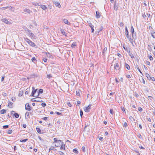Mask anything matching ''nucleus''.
<instances>
[{
  "mask_svg": "<svg viewBox=\"0 0 155 155\" xmlns=\"http://www.w3.org/2000/svg\"><path fill=\"white\" fill-rule=\"evenodd\" d=\"M67 105H68L70 107H71V104L70 103V102H67Z\"/></svg>",
  "mask_w": 155,
  "mask_h": 155,
  "instance_id": "obj_48",
  "label": "nucleus"
},
{
  "mask_svg": "<svg viewBox=\"0 0 155 155\" xmlns=\"http://www.w3.org/2000/svg\"><path fill=\"white\" fill-rule=\"evenodd\" d=\"M31 60L33 62H34L35 61H36V60L35 57H33L31 59Z\"/></svg>",
  "mask_w": 155,
  "mask_h": 155,
  "instance_id": "obj_34",
  "label": "nucleus"
},
{
  "mask_svg": "<svg viewBox=\"0 0 155 155\" xmlns=\"http://www.w3.org/2000/svg\"><path fill=\"white\" fill-rule=\"evenodd\" d=\"M145 75L147 77V78L149 80H150V75L147 73H146L145 74Z\"/></svg>",
  "mask_w": 155,
  "mask_h": 155,
  "instance_id": "obj_22",
  "label": "nucleus"
},
{
  "mask_svg": "<svg viewBox=\"0 0 155 155\" xmlns=\"http://www.w3.org/2000/svg\"><path fill=\"white\" fill-rule=\"evenodd\" d=\"M136 67L137 69V70L140 72V73L142 74H142V72H141V71H140V70L138 66V65H137V66H136Z\"/></svg>",
  "mask_w": 155,
  "mask_h": 155,
  "instance_id": "obj_36",
  "label": "nucleus"
},
{
  "mask_svg": "<svg viewBox=\"0 0 155 155\" xmlns=\"http://www.w3.org/2000/svg\"><path fill=\"white\" fill-rule=\"evenodd\" d=\"M55 113H56L58 115H62V114H61V113H59V112H55Z\"/></svg>",
  "mask_w": 155,
  "mask_h": 155,
  "instance_id": "obj_43",
  "label": "nucleus"
},
{
  "mask_svg": "<svg viewBox=\"0 0 155 155\" xmlns=\"http://www.w3.org/2000/svg\"><path fill=\"white\" fill-rule=\"evenodd\" d=\"M28 44H29L31 46L33 47H35L36 46L35 44L31 41L29 42Z\"/></svg>",
  "mask_w": 155,
  "mask_h": 155,
  "instance_id": "obj_17",
  "label": "nucleus"
},
{
  "mask_svg": "<svg viewBox=\"0 0 155 155\" xmlns=\"http://www.w3.org/2000/svg\"><path fill=\"white\" fill-rule=\"evenodd\" d=\"M43 60L45 62H46L47 61V58H44Z\"/></svg>",
  "mask_w": 155,
  "mask_h": 155,
  "instance_id": "obj_56",
  "label": "nucleus"
},
{
  "mask_svg": "<svg viewBox=\"0 0 155 155\" xmlns=\"http://www.w3.org/2000/svg\"><path fill=\"white\" fill-rule=\"evenodd\" d=\"M94 25L92 26H91V27H90L91 29V32L92 33H93L94 31Z\"/></svg>",
  "mask_w": 155,
  "mask_h": 155,
  "instance_id": "obj_35",
  "label": "nucleus"
},
{
  "mask_svg": "<svg viewBox=\"0 0 155 155\" xmlns=\"http://www.w3.org/2000/svg\"><path fill=\"white\" fill-rule=\"evenodd\" d=\"M114 9L116 11H117L118 8V3L117 2L115 1L114 6Z\"/></svg>",
  "mask_w": 155,
  "mask_h": 155,
  "instance_id": "obj_5",
  "label": "nucleus"
},
{
  "mask_svg": "<svg viewBox=\"0 0 155 155\" xmlns=\"http://www.w3.org/2000/svg\"><path fill=\"white\" fill-rule=\"evenodd\" d=\"M114 69H115L118 70L120 69V67L118 63H116L114 65Z\"/></svg>",
  "mask_w": 155,
  "mask_h": 155,
  "instance_id": "obj_8",
  "label": "nucleus"
},
{
  "mask_svg": "<svg viewBox=\"0 0 155 155\" xmlns=\"http://www.w3.org/2000/svg\"><path fill=\"white\" fill-rule=\"evenodd\" d=\"M12 133V130H9L8 131V133L9 134H10Z\"/></svg>",
  "mask_w": 155,
  "mask_h": 155,
  "instance_id": "obj_50",
  "label": "nucleus"
},
{
  "mask_svg": "<svg viewBox=\"0 0 155 155\" xmlns=\"http://www.w3.org/2000/svg\"><path fill=\"white\" fill-rule=\"evenodd\" d=\"M149 58L150 60V61H152L153 60V58L152 57V56L151 55H150L149 56Z\"/></svg>",
  "mask_w": 155,
  "mask_h": 155,
  "instance_id": "obj_49",
  "label": "nucleus"
},
{
  "mask_svg": "<svg viewBox=\"0 0 155 155\" xmlns=\"http://www.w3.org/2000/svg\"><path fill=\"white\" fill-rule=\"evenodd\" d=\"M128 38L129 39V40L130 41V43H131L133 44V42H134V40H133L134 39L131 38L130 37H129V38Z\"/></svg>",
  "mask_w": 155,
  "mask_h": 155,
  "instance_id": "obj_28",
  "label": "nucleus"
},
{
  "mask_svg": "<svg viewBox=\"0 0 155 155\" xmlns=\"http://www.w3.org/2000/svg\"><path fill=\"white\" fill-rule=\"evenodd\" d=\"M91 104H89L87 107H86L84 110L85 112H88L91 109Z\"/></svg>",
  "mask_w": 155,
  "mask_h": 155,
  "instance_id": "obj_6",
  "label": "nucleus"
},
{
  "mask_svg": "<svg viewBox=\"0 0 155 155\" xmlns=\"http://www.w3.org/2000/svg\"><path fill=\"white\" fill-rule=\"evenodd\" d=\"M150 80H151L153 81H155V78L153 77H150Z\"/></svg>",
  "mask_w": 155,
  "mask_h": 155,
  "instance_id": "obj_55",
  "label": "nucleus"
},
{
  "mask_svg": "<svg viewBox=\"0 0 155 155\" xmlns=\"http://www.w3.org/2000/svg\"><path fill=\"white\" fill-rule=\"evenodd\" d=\"M48 119V117H45L42 118V119L43 120H47Z\"/></svg>",
  "mask_w": 155,
  "mask_h": 155,
  "instance_id": "obj_61",
  "label": "nucleus"
},
{
  "mask_svg": "<svg viewBox=\"0 0 155 155\" xmlns=\"http://www.w3.org/2000/svg\"><path fill=\"white\" fill-rule=\"evenodd\" d=\"M63 143L62 141V143L61 142H59L58 143H56L54 145V147H60L61 146V145Z\"/></svg>",
  "mask_w": 155,
  "mask_h": 155,
  "instance_id": "obj_13",
  "label": "nucleus"
},
{
  "mask_svg": "<svg viewBox=\"0 0 155 155\" xmlns=\"http://www.w3.org/2000/svg\"><path fill=\"white\" fill-rule=\"evenodd\" d=\"M32 88L33 90H32V92L31 94V96L35 97V96L34 95L35 94V93H36L37 89H35V87H32Z\"/></svg>",
  "mask_w": 155,
  "mask_h": 155,
  "instance_id": "obj_3",
  "label": "nucleus"
},
{
  "mask_svg": "<svg viewBox=\"0 0 155 155\" xmlns=\"http://www.w3.org/2000/svg\"><path fill=\"white\" fill-rule=\"evenodd\" d=\"M125 35L126 36L127 38H129V32L128 31L127 28V26L125 27Z\"/></svg>",
  "mask_w": 155,
  "mask_h": 155,
  "instance_id": "obj_7",
  "label": "nucleus"
},
{
  "mask_svg": "<svg viewBox=\"0 0 155 155\" xmlns=\"http://www.w3.org/2000/svg\"><path fill=\"white\" fill-rule=\"evenodd\" d=\"M28 140V139H24L21 140L20 142H26Z\"/></svg>",
  "mask_w": 155,
  "mask_h": 155,
  "instance_id": "obj_33",
  "label": "nucleus"
},
{
  "mask_svg": "<svg viewBox=\"0 0 155 155\" xmlns=\"http://www.w3.org/2000/svg\"><path fill=\"white\" fill-rule=\"evenodd\" d=\"M23 11L25 12H27L29 14L31 12V11L29 9H24Z\"/></svg>",
  "mask_w": 155,
  "mask_h": 155,
  "instance_id": "obj_20",
  "label": "nucleus"
},
{
  "mask_svg": "<svg viewBox=\"0 0 155 155\" xmlns=\"http://www.w3.org/2000/svg\"><path fill=\"white\" fill-rule=\"evenodd\" d=\"M27 32L28 33L29 36H30L31 38L34 39L35 38V36L31 32V30L27 29Z\"/></svg>",
  "mask_w": 155,
  "mask_h": 155,
  "instance_id": "obj_2",
  "label": "nucleus"
},
{
  "mask_svg": "<svg viewBox=\"0 0 155 155\" xmlns=\"http://www.w3.org/2000/svg\"><path fill=\"white\" fill-rule=\"evenodd\" d=\"M13 103L9 101L8 104V106L10 108H12V104Z\"/></svg>",
  "mask_w": 155,
  "mask_h": 155,
  "instance_id": "obj_18",
  "label": "nucleus"
},
{
  "mask_svg": "<svg viewBox=\"0 0 155 155\" xmlns=\"http://www.w3.org/2000/svg\"><path fill=\"white\" fill-rule=\"evenodd\" d=\"M47 78H52V75L51 74H48L47 75Z\"/></svg>",
  "mask_w": 155,
  "mask_h": 155,
  "instance_id": "obj_46",
  "label": "nucleus"
},
{
  "mask_svg": "<svg viewBox=\"0 0 155 155\" xmlns=\"http://www.w3.org/2000/svg\"><path fill=\"white\" fill-rule=\"evenodd\" d=\"M73 152L75 153H78V149L76 148L74 149L73 150Z\"/></svg>",
  "mask_w": 155,
  "mask_h": 155,
  "instance_id": "obj_31",
  "label": "nucleus"
},
{
  "mask_svg": "<svg viewBox=\"0 0 155 155\" xmlns=\"http://www.w3.org/2000/svg\"><path fill=\"white\" fill-rule=\"evenodd\" d=\"M129 55L131 58H134L133 55L132 54V53H131Z\"/></svg>",
  "mask_w": 155,
  "mask_h": 155,
  "instance_id": "obj_59",
  "label": "nucleus"
},
{
  "mask_svg": "<svg viewBox=\"0 0 155 155\" xmlns=\"http://www.w3.org/2000/svg\"><path fill=\"white\" fill-rule=\"evenodd\" d=\"M103 29V27L102 26H101L99 29V31H98V33H99L100 31H102V30Z\"/></svg>",
  "mask_w": 155,
  "mask_h": 155,
  "instance_id": "obj_39",
  "label": "nucleus"
},
{
  "mask_svg": "<svg viewBox=\"0 0 155 155\" xmlns=\"http://www.w3.org/2000/svg\"><path fill=\"white\" fill-rule=\"evenodd\" d=\"M3 129H6L8 127V125H4L3 127Z\"/></svg>",
  "mask_w": 155,
  "mask_h": 155,
  "instance_id": "obj_44",
  "label": "nucleus"
},
{
  "mask_svg": "<svg viewBox=\"0 0 155 155\" xmlns=\"http://www.w3.org/2000/svg\"><path fill=\"white\" fill-rule=\"evenodd\" d=\"M107 47H105L103 49L102 51V54L104 56H105V54L107 51Z\"/></svg>",
  "mask_w": 155,
  "mask_h": 155,
  "instance_id": "obj_14",
  "label": "nucleus"
},
{
  "mask_svg": "<svg viewBox=\"0 0 155 155\" xmlns=\"http://www.w3.org/2000/svg\"><path fill=\"white\" fill-rule=\"evenodd\" d=\"M138 137L140 139L142 137L141 135L140 134H139V135L138 136Z\"/></svg>",
  "mask_w": 155,
  "mask_h": 155,
  "instance_id": "obj_62",
  "label": "nucleus"
},
{
  "mask_svg": "<svg viewBox=\"0 0 155 155\" xmlns=\"http://www.w3.org/2000/svg\"><path fill=\"white\" fill-rule=\"evenodd\" d=\"M61 146L60 147V149L61 150L65 149V145L63 144V143L61 145Z\"/></svg>",
  "mask_w": 155,
  "mask_h": 155,
  "instance_id": "obj_27",
  "label": "nucleus"
},
{
  "mask_svg": "<svg viewBox=\"0 0 155 155\" xmlns=\"http://www.w3.org/2000/svg\"><path fill=\"white\" fill-rule=\"evenodd\" d=\"M96 18H98L100 17V14L99 13V12L98 11H96Z\"/></svg>",
  "mask_w": 155,
  "mask_h": 155,
  "instance_id": "obj_16",
  "label": "nucleus"
},
{
  "mask_svg": "<svg viewBox=\"0 0 155 155\" xmlns=\"http://www.w3.org/2000/svg\"><path fill=\"white\" fill-rule=\"evenodd\" d=\"M53 3L55 5V6L56 7H58L59 8H60L61 7L60 4L58 2L54 1Z\"/></svg>",
  "mask_w": 155,
  "mask_h": 155,
  "instance_id": "obj_9",
  "label": "nucleus"
},
{
  "mask_svg": "<svg viewBox=\"0 0 155 155\" xmlns=\"http://www.w3.org/2000/svg\"><path fill=\"white\" fill-rule=\"evenodd\" d=\"M6 110L5 109H3L0 111V113L1 114H4L6 112Z\"/></svg>",
  "mask_w": 155,
  "mask_h": 155,
  "instance_id": "obj_24",
  "label": "nucleus"
},
{
  "mask_svg": "<svg viewBox=\"0 0 155 155\" xmlns=\"http://www.w3.org/2000/svg\"><path fill=\"white\" fill-rule=\"evenodd\" d=\"M32 4L36 6H39L41 5V3L40 2H32Z\"/></svg>",
  "mask_w": 155,
  "mask_h": 155,
  "instance_id": "obj_12",
  "label": "nucleus"
},
{
  "mask_svg": "<svg viewBox=\"0 0 155 155\" xmlns=\"http://www.w3.org/2000/svg\"><path fill=\"white\" fill-rule=\"evenodd\" d=\"M61 33L63 35H65L66 33L65 32L63 29H61Z\"/></svg>",
  "mask_w": 155,
  "mask_h": 155,
  "instance_id": "obj_30",
  "label": "nucleus"
},
{
  "mask_svg": "<svg viewBox=\"0 0 155 155\" xmlns=\"http://www.w3.org/2000/svg\"><path fill=\"white\" fill-rule=\"evenodd\" d=\"M151 45H148V47H149V48H148V49L150 51H151L152 50V49L151 48Z\"/></svg>",
  "mask_w": 155,
  "mask_h": 155,
  "instance_id": "obj_41",
  "label": "nucleus"
},
{
  "mask_svg": "<svg viewBox=\"0 0 155 155\" xmlns=\"http://www.w3.org/2000/svg\"><path fill=\"white\" fill-rule=\"evenodd\" d=\"M126 76L128 78H131L130 75L129 74L126 75Z\"/></svg>",
  "mask_w": 155,
  "mask_h": 155,
  "instance_id": "obj_51",
  "label": "nucleus"
},
{
  "mask_svg": "<svg viewBox=\"0 0 155 155\" xmlns=\"http://www.w3.org/2000/svg\"><path fill=\"white\" fill-rule=\"evenodd\" d=\"M63 22L66 24L69 25L70 23H69L68 20L66 19H63Z\"/></svg>",
  "mask_w": 155,
  "mask_h": 155,
  "instance_id": "obj_21",
  "label": "nucleus"
},
{
  "mask_svg": "<svg viewBox=\"0 0 155 155\" xmlns=\"http://www.w3.org/2000/svg\"><path fill=\"white\" fill-rule=\"evenodd\" d=\"M54 141L53 142V144L54 143H58L59 142L62 143V141L61 140H57V138H55L54 139Z\"/></svg>",
  "mask_w": 155,
  "mask_h": 155,
  "instance_id": "obj_11",
  "label": "nucleus"
},
{
  "mask_svg": "<svg viewBox=\"0 0 155 155\" xmlns=\"http://www.w3.org/2000/svg\"><path fill=\"white\" fill-rule=\"evenodd\" d=\"M81 150L83 152H85V147H83L81 148Z\"/></svg>",
  "mask_w": 155,
  "mask_h": 155,
  "instance_id": "obj_47",
  "label": "nucleus"
},
{
  "mask_svg": "<svg viewBox=\"0 0 155 155\" xmlns=\"http://www.w3.org/2000/svg\"><path fill=\"white\" fill-rule=\"evenodd\" d=\"M138 110L140 111H142L143 109L141 107H140L138 108Z\"/></svg>",
  "mask_w": 155,
  "mask_h": 155,
  "instance_id": "obj_57",
  "label": "nucleus"
},
{
  "mask_svg": "<svg viewBox=\"0 0 155 155\" xmlns=\"http://www.w3.org/2000/svg\"><path fill=\"white\" fill-rule=\"evenodd\" d=\"M134 95L135 96H136L137 97L139 96V95L136 92H135V93L134 94Z\"/></svg>",
  "mask_w": 155,
  "mask_h": 155,
  "instance_id": "obj_54",
  "label": "nucleus"
},
{
  "mask_svg": "<svg viewBox=\"0 0 155 155\" xmlns=\"http://www.w3.org/2000/svg\"><path fill=\"white\" fill-rule=\"evenodd\" d=\"M151 35L152 36V37L155 38V32H153L151 33Z\"/></svg>",
  "mask_w": 155,
  "mask_h": 155,
  "instance_id": "obj_37",
  "label": "nucleus"
},
{
  "mask_svg": "<svg viewBox=\"0 0 155 155\" xmlns=\"http://www.w3.org/2000/svg\"><path fill=\"white\" fill-rule=\"evenodd\" d=\"M24 40L25 41H26L28 43L31 40L27 38H24Z\"/></svg>",
  "mask_w": 155,
  "mask_h": 155,
  "instance_id": "obj_23",
  "label": "nucleus"
},
{
  "mask_svg": "<svg viewBox=\"0 0 155 155\" xmlns=\"http://www.w3.org/2000/svg\"><path fill=\"white\" fill-rule=\"evenodd\" d=\"M130 31L132 34L133 38L134 39H136L137 38L136 33L135 32L134 35V30L132 26H131V27Z\"/></svg>",
  "mask_w": 155,
  "mask_h": 155,
  "instance_id": "obj_1",
  "label": "nucleus"
},
{
  "mask_svg": "<svg viewBox=\"0 0 155 155\" xmlns=\"http://www.w3.org/2000/svg\"><path fill=\"white\" fill-rule=\"evenodd\" d=\"M40 6L41 8L44 10H46L47 9V7L45 5H41Z\"/></svg>",
  "mask_w": 155,
  "mask_h": 155,
  "instance_id": "obj_19",
  "label": "nucleus"
},
{
  "mask_svg": "<svg viewBox=\"0 0 155 155\" xmlns=\"http://www.w3.org/2000/svg\"><path fill=\"white\" fill-rule=\"evenodd\" d=\"M142 16L143 17V18H145L147 17V15L144 14L142 15Z\"/></svg>",
  "mask_w": 155,
  "mask_h": 155,
  "instance_id": "obj_64",
  "label": "nucleus"
},
{
  "mask_svg": "<svg viewBox=\"0 0 155 155\" xmlns=\"http://www.w3.org/2000/svg\"><path fill=\"white\" fill-rule=\"evenodd\" d=\"M37 132L38 133H41V129L39 128H36Z\"/></svg>",
  "mask_w": 155,
  "mask_h": 155,
  "instance_id": "obj_32",
  "label": "nucleus"
},
{
  "mask_svg": "<svg viewBox=\"0 0 155 155\" xmlns=\"http://www.w3.org/2000/svg\"><path fill=\"white\" fill-rule=\"evenodd\" d=\"M32 77L33 78H35V77H37V74H34L32 75Z\"/></svg>",
  "mask_w": 155,
  "mask_h": 155,
  "instance_id": "obj_52",
  "label": "nucleus"
},
{
  "mask_svg": "<svg viewBox=\"0 0 155 155\" xmlns=\"http://www.w3.org/2000/svg\"><path fill=\"white\" fill-rule=\"evenodd\" d=\"M25 109L26 110L30 111L31 110V107L30 106L29 104L27 103L25 105Z\"/></svg>",
  "mask_w": 155,
  "mask_h": 155,
  "instance_id": "obj_4",
  "label": "nucleus"
},
{
  "mask_svg": "<svg viewBox=\"0 0 155 155\" xmlns=\"http://www.w3.org/2000/svg\"><path fill=\"white\" fill-rule=\"evenodd\" d=\"M13 115L16 118H18L19 117V114L17 113H15Z\"/></svg>",
  "mask_w": 155,
  "mask_h": 155,
  "instance_id": "obj_25",
  "label": "nucleus"
},
{
  "mask_svg": "<svg viewBox=\"0 0 155 155\" xmlns=\"http://www.w3.org/2000/svg\"><path fill=\"white\" fill-rule=\"evenodd\" d=\"M87 126H88V125H86L84 128V131H85L87 129Z\"/></svg>",
  "mask_w": 155,
  "mask_h": 155,
  "instance_id": "obj_60",
  "label": "nucleus"
},
{
  "mask_svg": "<svg viewBox=\"0 0 155 155\" xmlns=\"http://www.w3.org/2000/svg\"><path fill=\"white\" fill-rule=\"evenodd\" d=\"M43 90L42 89H39V91L38 92V94L36 95H35V96L38 97L39 95L40 94H42L43 93Z\"/></svg>",
  "mask_w": 155,
  "mask_h": 155,
  "instance_id": "obj_15",
  "label": "nucleus"
},
{
  "mask_svg": "<svg viewBox=\"0 0 155 155\" xmlns=\"http://www.w3.org/2000/svg\"><path fill=\"white\" fill-rule=\"evenodd\" d=\"M110 112L111 114H113L114 112H113V109H110Z\"/></svg>",
  "mask_w": 155,
  "mask_h": 155,
  "instance_id": "obj_40",
  "label": "nucleus"
},
{
  "mask_svg": "<svg viewBox=\"0 0 155 155\" xmlns=\"http://www.w3.org/2000/svg\"><path fill=\"white\" fill-rule=\"evenodd\" d=\"M16 100L15 98V97H12V100L13 101H15Z\"/></svg>",
  "mask_w": 155,
  "mask_h": 155,
  "instance_id": "obj_63",
  "label": "nucleus"
},
{
  "mask_svg": "<svg viewBox=\"0 0 155 155\" xmlns=\"http://www.w3.org/2000/svg\"><path fill=\"white\" fill-rule=\"evenodd\" d=\"M88 23L89 24V26L90 27H91V26H93V25L91 24V22H88Z\"/></svg>",
  "mask_w": 155,
  "mask_h": 155,
  "instance_id": "obj_53",
  "label": "nucleus"
},
{
  "mask_svg": "<svg viewBox=\"0 0 155 155\" xmlns=\"http://www.w3.org/2000/svg\"><path fill=\"white\" fill-rule=\"evenodd\" d=\"M2 21L7 24H11V22L10 21H8L5 18L2 19Z\"/></svg>",
  "mask_w": 155,
  "mask_h": 155,
  "instance_id": "obj_10",
  "label": "nucleus"
},
{
  "mask_svg": "<svg viewBox=\"0 0 155 155\" xmlns=\"http://www.w3.org/2000/svg\"><path fill=\"white\" fill-rule=\"evenodd\" d=\"M123 126L125 127H126L127 126V123L125 122L124 124H123Z\"/></svg>",
  "mask_w": 155,
  "mask_h": 155,
  "instance_id": "obj_38",
  "label": "nucleus"
},
{
  "mask_svg": "<svg viewBox=\"0 0 155 155\" xmlns=\"http://www.w3.org/2000/svg\"><path fill=\"white\" fill-rule=\"evenodd\" d=\"M41 106L43 107H45L46 106V103H42V104H41Z\"/></svg>",
  "mask_w": 155,
  "mask_h": 155,
  "instance_id": "obj_45",
  "label": "nucleus"
},
{
  "mask_svg": "<svg viewBox=\"0 0 155 155\" xmlns=\"http://www.w3.org/2000/svg\"><path fill=\"white\" fill-rule=\"evenodd\" d=\"M76 43H73L71 45V47L72 48L74 47L75 46H76Z\"/></svg>",
  "mask_w": 155,
  "mask_h": 155,
  "instance_id": "obj_29",
  "label": "nucleus"
},
{
  "mask_svg": "<svg viewBox=\"0 0 155 155\" xmlns=\"http://www.w3.org/2000/svg\"><path fill=\"white\" fill-rule=\"evenodd\" d=\"M120 26H123L124 25V23L123 22H120L119 24Z\"/></svg>",
  "mask_w": 155,
  "mask_h": 155,
  "instance_id": "obj_58",
  "label": "nucleus"
},
{
  "mask_svg": "<svg viewBox=\"0 0 155 155\" xmlns=\"http://www.w3.org/2000/svg\"><path fill=\"white\" fill-rule=\"evenodd\" d=\"M80 113L81 117L83 115V111L81 110H80Z\"/></svg>",
  "mask_w": 155,
  "mask_h": 155,
  "instance_id": "obj_42",
  "label": "nucleus"
},
{
  "mask_svg": "<svg viewBox=\"0 0 155 155\" xmlns=\"http://www.w3.org/2000/svg\"><path fill=\"white\" fill-rule=\"evenodd\" d=\"M125 67L127 69L129 70L130 69V67L128 64H127L125 63Z\"/></svg>",
  "mask_w": 155,
  "mask_h": 155,
  "instance_id": "obj_26",
  "label": "nucleus"
}]
</instances>
